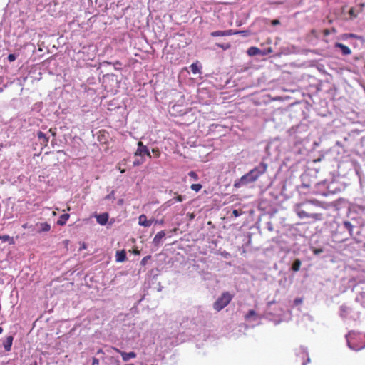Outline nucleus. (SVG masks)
I'll use <instances>...</instances> for the list:
<instances>
[{
  "mask_svg": "<svg viewBox=\"0 0 365 365\" xmlns=\"http://www.w3.org/2000/svg\"><path fill=\"white\" fill-rule=\"evenodd\" d=\"M267 164L260 163L249 173L242 176L240 182H252L257 180L259 176L262 175L267 170Z\"/></svg>",
  "mask_w": 365,
  "mask_h": 365,
  "instance_id": "1",
  "label": "nucleus"
},
{
  "mask_svg": "<svg viewBox=\"0 0 365 365\" xmlns=\"http://www.w3.org/2000/svg\"><path fill=\"white\" fill-rule=\"evenodd\" d=\"M135 155L136 157L139 156L143 158H144L145 156H148L149 158H151V155L148 148L145 145H144L143 143L140 141L138 143V148L135 153Z\"/></svg>",
  "mask_w": 365,
  "mask_h": 365,
  "instance_id": "2",
  "label": "nucleus"
},
{
  "mask_svg": "<svg viewBox=\"0 0 365 365\" xmlns=\"http://www.w3.org/2000/svg\"><path fill=\"white\" fill-rule=\"evenodd\" d=\"M335 48H338L340 49L341 53L344 56H348L351 54V49L346 45L341 43H335Z\"/></svg>",
  "mask_w": 365,
  "mask_h": 365,
  "instance_id": "3",
  "label": "nucleus"
},
{
  "mask_svg": "<svg viewBox=\"0 0 365 365\" xmlns=\"http://www.w3.org/2000/svg\"><path fill=\"white\" fill-rule=\"evenodd\" d=\"M247 53L250 56L264 55V52H262L259 48L255 46L250 47L247 51Z\"/></svg>",
  "mask_w": 365,
  "mask_h": 365,
  "instance_id": "4",
  "label": "nucleus"
},
{
  "mask_svg": "<svg viewBox=\"0 0 365 365\" xmlns=\"http://www.w3.org/2000/svg\"><path fill=\"white\" fill-rule=\"evenodd\" d=\"M37 136L41 144L46 145L48 143V138H47L43 132H38Z\"/></svg>",
  "mask_w": 365,
  "mask_h": 365,
  "instance_id": "5",
  "label": "nucleus"
},
{
  "mask_svg": "<svg viewBox=\"0 0 365 365\" xmlns=\"http://www.w3.org/2000/svg\"><path fill=\"white\" fill-rule=\"evenodd\" d=\"M241 32L242 31H235L232 29L224 30V36H227L235 35V34H238Z\"/></svg>",
  "mask_w": 365,
  "mask_h": 365,
  "instance_id": "6",
  "label": "nucleus"
},
{
  "mask_svg": "<svg viewBox=\"0 0 365 365\" xmlns=\"http://www.w3.org/2000/svg\"><path fill=\"white\" fill-rule=\"evenodd\" d=\"M190 70L192 72V73L194 74H197V73H200V68L197 66V63H192L191 64V66H190Z\"/></svg>",
  "mask_w": 365,
  "mask_h": 365,
  "instance_id": "7",
  "label": "nucleus"
},
{
  "mask_svg": "<svg viewBox=\"0 0 365 365\" xmlns=\"http://www.w3.org/2000/svg\"><path fill=\"white\" fill-rule=\"evenodd\" d=\"M216 46L221 48L222 50L226 51L230 48L231 45L230 43H216Z\"/></svg>",
  "mask_w": 365,
  "mask_h": 365,
  "instance_id": "8",
  "label": "nucleus"
},
{
  "mask_svg": "<svg viewBox=\"0 0 365 365\" xmlns=\"http://www.w3.org/2000/svg\"><path fill=\"white\" fill-rule=\"evenodd\" d=\"M210 36L212 37L225 36L224 31H215L210 33Z\"/></svg>",
  "mask_w": 365,
  "mask_h": 365,
  "instance_id": "9",
  "label": "nucleus"
},
{
  "mask_svg": "<svg viewBox=\"0 0 365 365\" xmlns=\"http://www.w3.org/2000/svg\"><path fill=\"white\" fill-rule=\"evenodd\" d=\"M188 175L190 177V179L189 180H193V181H196L198 180V178H197V175L195 172L194 171H190L188 173Z\"/></svg>",
  "mask_w": 365,
  "mask_h": 365,
  "instance_id": "10",
  "label": "nucleus"
},
{
  "mask_svg": "<svg viewBox=\"0 0 365 365\" xmlns=\"http://www.w3.org/2000/svg\"><path fill=\"white\" fill-rule=\"evenodd\" d=\"M144 160H144V158H140V159H136V160H135L133 161V165H140V164L143 163H144Z\"/></svg>",
  "mask_w": 365,
  "mask_h": 365,
  "instance_id": "11",
  "label": "nucleus"
},
{
  "mask_svg": "<svg viewBox=\"0 0 365 365\" xmlns=\"http://www.w3.org/2000/svg\"><path fill=\"white\" fill-rule=\"evenodd\" d=\"M152 153L154 158H158L160 155V153L158 149H153Z\"/></svg>",
  "mask_w": 365,
  "mask_h": 365,
  "instance_id": "12",
  "label": "nucleus"
},
{
  "mask_svg": "<svg viewBox=\"0 0 365 365\" xmlns=\"http://www.w3.org/2000/svg\"><path fill=\"white\" fill-rule=\"evenodd\" d=\"M7 58L10 62H12L16 60V56L15 54H9Z\"/></svg>",
  "mask_w": 365,
  "mask_h": 365,
  "instance_id": "13",
  "label": "nucleus"
},
{
  "mask_svg": "<svg viewBox=\"0 0 365 365\" xmlns=\"http://www.w3.org/2000/svg\"><path fill=\"white\" fill-rule=\"evenodd\" d=\"M280 24L279 21L278 19H274L272 21V24L273 26L279 25Z\"/></svg>",
  "mask_w": 365,
  "mask_h": 365,
  "instance_id": "14",
  "label": "nucleus"
},
{
  "mask_svg": "<svg viewBox=\"0 0 365 365\" xmlns=\"http://www.w3.org/2000/svg\"><path fill=\"white\" fill-rule=\"evenodd\" d=\"M314 145L315 146H318V145H319V143H317V142H314Z\"/></svg>",
  "mask_w": 365,
  "mask_h": 365,
  "instance_id": "15",
  "label": "nucleus"
},
{
  "mask_svg": "<svg viewBox=\"0 0 365 365\" xmlns=\"http://www.w3.org/2000/svg\"><path fill=\"white\" fill-rule=\"evenodd\" d=\"M350 36H351V37H354V38L356 37V36H355L354 34H351Z\"/></svg>",
  "mask_w": 365,
  "mask_h": 365,
  "instance_id": "16",
  "label": "nucleus"
},
{
  "mask_svg": "<svg viewBox=\"0 0 365 365\" xmlns=\"http://www.w3.org/2000/svg\"><path fill=\"white\" fill-rule=\"evenodd\" d=\"M3 91V89L2 88H0V92H2Z\"/></svg>",
  "mask_w": 365,
  "mask_h": 365,
  "instance_id": "17",
  "label": "nucleus"
},
{
  "mask_svg": "<svg viewBox=\"0 0 365 365\" xmlns=\"http://www.w3.org/2000/svg\"><path fill=\"white\" fill-rule=\"evenodd\" d=\"M1 147H2V145H0V148H1Z\"/></svg>",
  "mask_w": 365,
  "mask_h": 365,
  "instance_id": "18",
  "label": "nucleus"
}]
</instances>
